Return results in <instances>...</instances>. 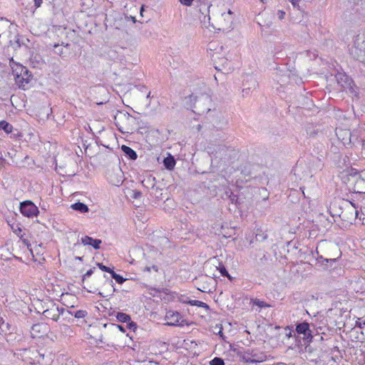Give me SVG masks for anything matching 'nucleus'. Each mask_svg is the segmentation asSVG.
<instances>
[{"label": "nucleus", "mask_w": 365, "mask_h": 365, "mask_svg": "<svg viewBox=\"0 0 365 365\" xmlns=\"http://www.w3.org/2000/svg\"><path fill=\"white\" fill-rule=\"evenodd\" d=\"M115 327L117 329H118L120 331H123V332L125 331V329H124V328L122 326H120V325H115Z\"/></svg>", "instance_id": "nucleus-36"}, {"label": "nucleus", "mask_w": 365, "mask_h": 365, "mask_svg": "<svg viewBox=\"0 0 365 365\" xmlns=\"http://www.w3.org/2000/svg\"><path fill=\"white\" fill-rule=\"evenodd\" d=\"M277 14L278 19L280 20H282L285 16V12L281 10L278 11Z\"/></svg>", "instance_id": "nucleus-28"}, {"label": "nucleus", "mask_w": 365, "mask_h": 365, "mask_svg": "<svg viewBox=\"0 0 365 365\" xmlns=\"http://www.w3.org/2000/svg\"><path fill=\"white\" fill-rule=\"evenodd\" d=\"M31 78V74L29 73V70L27 69L26 76V75H21L17 76V79L16 81V83L23 89H26L27 88V85L29 83Z\"/></svg>", "instance_id": "nucleus-7"}, {"label": "nucleus", "mask_w": 365, "mask_h": 365, "mask_svg": "<svg viewBox=\"0 0 365 365\" xmlns=\"http://www.w3.org/2000/svg\"><path fill=\"white\" fill-rule=\"evenodd\" d=\"M64 309L59 308L56 305H53L51 308L47 309L43 312V315L45 317L48 319H51L52 320L56 322L60 315L63 313Z\"/></svg>", "instance_id": "nucleus-4"}, {"label": "nucleus", "mask_w": 365, "mask_h": 365, "mask_svg": "<svg viewBox=\"0 0 365 365\" xmlns=\"http://www.w3.org/2000/svg\"><path fill=\"white\" fill-rule=\"evenodd\" d=\"M194 0H179V1L185 6H190L192 5Z\"/></svg>", "instance_id": "nucleus-26"}, {"label": "nucleus", "mask_w": 365, "mask_h": 365, "mask_svg": "<svg viewBox=\"0 0 365 365\" xmlns=\"http://www.w3.org/2000/svg\"><path fill=\"white\" fill-rule=\"evenodd\" d=\"M11 66L13 71V75L15 78V81H16L17 76H21L22 74L26 76L27 68L23 66L21 64L15 63L13 59L10 61Z\"/></svg>", "instance_id": "nucleus-6"}, {"label": "nucleus", "mask_w": 365, "mask_h": 365, "mask_svg": "<svg viewBox=\"0 0 365 365\" xmlns=\"http://www.w3.org/2000/svg\"><path fill=\"white\" fill-rule=\"evenodd\" d=\"M129 325H130V327H131L132 326H135V324H133V323H130V324H129Z\"/></svg>", "instance_id": "nucleus-40"}, {"label": "nucleus", "mask_w": 365, "mask_h": 365, "mask_svg": "<svg viewBox=\"0 0 365 365\" xmlns=\"http://www.w3.org/2000/svg\"><path fill=\"white\" fill-rule=\"evenodd\" d=\"M0 129L4 130L6 133H10L12 132L13 127L6 121L2 120L0 121Z\"/></svg>", "instance_id": "nucleus-16"}, {"label": "nucleus", "mask_w": 365, "mask_h": 365, "mask_svg": "<svg viewBox=\"0 0 365 365\" xmlns=\"http://www.w3.org/2000/svg\"><path fill=\"white\" fill-rule=\"evenodd\" d=\"M35 6L38 8L41 6L42 0H34Z\"/></svg>", "instance_id": "nucleus-33"}, {"label": "nucleus", "mask_w": 365, "mask_h": 365, "mask_svg": "<svg viewBox=\"0 0 365 365\" xmlns=\"http://www.w3.org/2000/svg\"><path fill=\"white\" fill-rule=\"evenodd\" d=\"M362 145H363V148L365 149V140H364V141H363V144H362Z\"/></svg>", "instance_id": "nucleus-39"}, {"label": "nucleus", "mask_w": 365, "mask_h": 365, "mask_svg": "<svg viewBox=\"0 0 365 365\" xmlns=\"http://www.w3.org/2000/svg\"><path fill=\"white\" fill-rule=\"evenodd\" d=\"M336 78L342 88L346 89L351 86V81L346 75L339 73L336 76Z\"/></svg>", "instance_id": "nucleus-11"}, {"label": "nucleus", "mask_w": 365, "mask_h": 365, "mask_svg": "<svg viewBox=\"0 0 365 365\" xmlns=\"http://www.w3.org/2000/svg\"><path fill=\"white\" fill-rule=\"evenodd\" d=\"M188 304H190V305H192V306H197L199 307L205 308L206 309H209V306L206 303L201 302V301L190 300L188 302Z\"/></svg>", "instance_id": "nucleus-18"}, {"label": "nucleus", "mask_w": 365, "mask_h": 365, "mask_svg": "<svg viewBox=\"0 0 365 365\" xmlns=\"http://www.w3.org/2000/svg\"><path fill=\"white\" fill-rule=\"evenodd\" d=\"M288 336H291V331L289 333H288Z\"/></svg>", "instance_id": "nucleus-46"}, {"label": "nucleus", "mask_w": 365, "mask_h": 365, "mask_svg": "<svg viewBox=\"0 0 365 365\" xmlns=\"http://www.w3.org/2000/svg\"><path fill=\"white\" fill-rule=\"evenodd\" d=\"M296 331L299 334L304 335V339L311 341L312 335L309 329V324L307 322H302L297 325Z\"/></svg>", "instance_id": "nucleus-5"}, {"label": "nucleus", "mask_w": 365, "mask_h": 365, "mask_svg": "<svg viewBox=\"0 0 365 365\" xmlns=\"http://www.w3.org/2000/svg\"><path fill=\"white\" fill-rule=\"evenodd\" d=\"M207 152L210 155H215V149L212 146H208L207 147Z\"/></svg>", "instance_id": "nucleus-31"}, {"label": "nucleus", "mask_w": 365, "mask_h": 365, "mask_svg": "<svg viewBox=\"0 0 365 365\" xmlns=\"http://www.w3.org/2000/svg\"><path fill=\"white\" fill-rule=\"evenodd\" d=\"M71 207L74 210H77L81 213H85V212H88L89 209L88 207V206L82 202H76L74 204H72L71 205Z\"/></svg>", "instance_id": "nucleus-13"}, {"label": "nucleus", "mask_w": 365, "mask_h": 365, "mask_svg": "<svg viewBox=\"0 0 365 365\" xmlns=\"http://www.w3.org/2000/svg\"><path fill=\"white\" fill-rule=\"evenodd\" d=\"M38 327V325H34V327H32L33 329H35L36 327Z\"/></svg>", "instance_id": "nucleus-41"}, {"label": "nucleus", "mask_w": 365, "mask_h": 365, "mask_svg": "<svg viewBox=\"0 0 365 365\" xmlns=\"http://www.w3.org/2000/svg\"><path fill=\"white\" fill-rule=\"evenodd\" d=\"M234 21V14L231 10L222 13L217 19V24L220 30H229L232 28Z\"/></svg>", "instance_id": "nucleus-1"}, {"label": "nucleus", "mask_w": 365, "mask_h": 365, "mask_svg": "<svg viewBox=\"0 0 365 365\" xmlns=\"http://www.w3.org/2000/svg\"><path fill=\"white\" fill-rule=\"evenodd\" d=\"M141 195V192H135L134 194H133V197L134 198H138Z\"/></svg>", "instance_id": "nucleus-34"}, {"label": "nucleus", "mask_w": 365, "mask_h": 365, "mask_svg": "<svg viewBox=\"0 0 365 365\" xmlns=\"http://www.w3.org/2000/svg\"><path fill=\"white\" fill-rule=\"evenodd\" d=\"M220 273L222 274V276H226V277H229V274H228V272L226 270L225 267H222L220 270Z\"/></svg>", "instance_id": "nucleus-30"}, {"label": "nucleus", "mask_w": 365, "mask_h": 365, "mask_svg": "<svg viewBox=\"0 0 365 365\" xmlns=\"http://www.w3.org/2000/svg\"><path fill=\"white\" fill-rule=\"evenodd\" d=\"M118 118L121 120L126 121L125 131L126 133H129V126L133 125L135 122V118L132 116L128 113H120Z\"/></svg>", "instance_id": "nucleus-9"}, {"label": "nucleus", "mask_w": 365, "mask_h": 365, "mask_svg": "<svg viewBox=\"0 0 365 365\" xmlns=\"http://www.w3.org/2000/svg\"><path fill=\"white\" fill-rule=\"evenodd\" d=\"M146 269H147V271H148V272L150 270L149 267H146Z\"/></svg>", "instance_id": "nucleus-45"}, {"label": "nucleus", "mask_w": 365, "mask_h": 365, "mask_svg": "<svg viewBox=\"0 0 365 365\" xmlns=\"http://www.w3.org/2000/svg\"><path fill=\"white\" fill-rule=\"evenodd\" d=\"M214 46H215V43H210L209 44L210 49H211V50H212V48L214 47Z\"/></svg>", "instance_id": "nucleus-38"}, {"label": "nucleus", "mask_w": 365, "mask_h": 365, "mask_svg": "<svg viewBox=\"0 0 365 365\" xmlns=\"http://www.w3.org/2000/svg\"><path fill=\"white\" fill-rule=\"evenodd\" d=\"M14 230V232L18 236L22 237L21 235V232H22V230L20 227L17 226L16 228L12 227Z\"/></svg>", "instance_id": "nucleus-27"}, {"label": "nucleus", "mask_w": 365, "mask_h": 365, "mask_svg": "<svg viewBox=\"0 0 365 365\" xmlns=\"http://www.w3.org/2000/svg\"><path fill=\"white\" fill-rule=\"evenodd\" d=\"M356 217L359 218L360 220H361L362 224L365 225V216L364 213H361L359 211L356 210L355 211Z\"/></svg>", "instance_id": "nucleus-24"}, {"label": "nucleus", "mask_w": 365, "mask_h": 365, "mask_svg": "<svg viewBox=\"0 0 365 365\" xmlns=\"http://www.w3.org/2000/svg\"><path fill=\"white\" fill-rule=\"evenodd\" d=\"M150 92H149L147 95V98H150Z\"/></svg>", "instance_id": "nucleus-43"}, {"label": "nucleus", "mask_w": 365, "mask_h": 365, "mask_svg": "<svg viewBox=\"0 0 365 365\" xmlns=\"http://www.w3.org/2000/svg\"><path fill=\"white\" fill-rule=\"evenodd\" d=\"M144 8H145V6L143 5L140 8V14L143 15V12H144Z\"/></svg>", "instance_id": "nucleus-37"}, {"label": "nucleus", "mask_w": 365, "mask_h": 365, "mask_svg": "<svg viewBox=\"0 0 365 365\" xmlns=\"http://www.w3.org/2000/svg\"><path fill=\"white\" fill-rule=\"evenodd\" d=\"M246 361H247V362H249V361H250V362H251V363H256V362H259V361H260L259 360L255 359H246Z\"/></svg>", "instance_id": "nucleus-35"}, {"label": "nucleus", "mask_w": 365, "mask_h": 365, "mask_svg": "<svg viewBox=\"0 0 365 365\" xmlns=\"http://www.w3.org/2000/svg\"><path fill=\"white\" fill-rule=\"evenodd\" d=\"M165 167L168 170H173L175 165V161L173 157H168L163 161Z\"/></svg>", "instance_id": "nucleus-15"}, {"label": "nucleus", "mask_w": 365, "mask_h": 365, "mask_svg": "<svg viewBox=\"0 0 365 365\" xmlns=\"http://www.w3.org/2000/svg\"><path fill=\"white\" fill-rule=\"evenodd\" d=\"M93 269H94V268L93 269H90L89 270H88L86 272V273L83 277V279L87 278V277H91L92 275V274L93 273Z\"/></svg>", "instance_id": "nucleus-29"}, {"label": "nucleus", "mask_w": 365, "mask_h": 365, "mask_svg": "<svg viewBox=\"0 0 365 365\" xmlns=\"http://www.w3.org/2000/svg\"><path fill=\"white\" fill-rule=\"evenodd\" d=\"M210 365H225V362L221 358L215 357L210 361Z\"/></svg>", "instance_id": "nucleus-22"}, {"label": "nucleus", "mask_w": 365, "mask_h": 365, "mask_svg": "<svg viewBox=\"0 0 365 365\" xmlns=\"http://www.w3.org/2000/svg\"><path fill=\"white\" fill-rule=\"evenodd\" d=\"M165 320L169 326H183L184 320L178 312L169 311L166 313Z\"/></svg>", "instance_id": "nucleus-3"}, {"label": "nucleus", "mask_w": 365, "mask_h": 365, "mask_svg": "<svg viewBox=\"0 0 365 365\" xmlns=\"http://www.w3.org/2000/svg\"><path fill=\"white\" fill-rule=\"evenodd\" d=\"M353 191L356 193H365V179L356 177L353 185Z\"/></svg>", "instance_id": "nucleus-8"}, {"label": "nucleus", "mask_w": 365, "mask_h": 365, "mask_svg": "<svg viewBox=\"0 0 365 365\" xmlns=\"http://www.w3.org/2000/svg\"><path fill=\"white\" fill-rule=\"evenodd\" d=\"M97 265H98V267H99L102 271H104V272H108V273H110V274H111V273H112V272H113V270H112L110 268H109V267H106V266L103 265L102 263H98V264H97Z\"/></svg>", "instance_id": "nucleus-25"}, {"label": "nucleus", "mask_w": 365, "mask_h": 365, "mask_svg": "<svg viewBox=\"0 0 365 365\" xmlns=\"http://www.w3.org/2000/svg\"><path fill=\"white\" fill-rule=\"evenodd\" d=\"M290 1H291L292 4V5H293L294 6H298V5H299V1H300V0H290Z\"/></svg>", "instance_id": "nucleus-32"}, {"label": "nucleus", "mask_w": 365, "mask_h": 365, "mask_svg": "<svg viewBox=\"0 0 365 365\" xmlns=\"http://www.w3.org/2000/svg\"><path fill=\"white\" fill-rule=\"evenodd\" d=\"M253 304L260 308H263V307H268V304H267L266 302H264V301H261L259 299H255L254 302H253Z\"/></svg>", "instance_id": "nucleus-23"}, {"label": "nucleus", "mask_w": 365, "mask_h": 365, "mask_svg": "<svg viewBox=\"0 0 365 365\" xmlns=\"http://www.w3.org/2000/svg\"><path fill=\"white\" fill-rule=\"evenodd\" d=\"M111 276L119 284H123L125 280L122 276L116 274L114 271L112 272Z\"/></svg>", "instance_id": "nucleus-20"}, {"label": "nucleus", "mask_w": 365, "mask_h": 365, "mask_svg": "<svg viewBox=\"0 0 365 365\" xmlns=\"http://www.w3.org/2000/svg\"><path fill=\"white\" fill-rule=\"evenodd\" d=\"M20 211L23 215L28 217L37 216L38 207L31 201H25L21 203Z\"/></svg>", "instance_id": "nucleus-2"}, {"label": "nucleus", "mask_w": 365, "mask_h": 365, "mask_svg": "<svg viewBox=\"0 0 365 365\" xmlns=\"http://www.w3.org/2000/svg\"><path fill=\"white\" fill-rule=\"evenodd\" d=\"M212 60L216 64H219V66H222L223 68L226 67V66L228 64V61L226 58L224 57H220L219 54L217 53H215L212 55Z\"/></svg>", "instance_id": "nucleus-12"}, {"label": "nucleus", "mask_w": 365, "mask_h": 365, "mask_svg": "<svg viewBox=\"0 0 365 365\" xmlns=\"http://www.w3.org/2000/svg\"><path fill=\"white\" fill-rule=\"evenodd\" d=\"M215 68H216V69H219V70H220V69H221V68H218V67H217V66H215Z\"/></svg>", "instance_id": "nucleus-44"}, {"label": "nucleus", "mask_w": 365, "mask_h": 365, "mask_svg": "<svg viewBox=\"0 0 365 365\" xmlns=\"http://www.w3.org/2000/svg\"><path fill=\"white\" fill-rule=\"evenodd\" d=\"M54 47L56 48V51H55L56 53H57L58 55H59L62 57H65L66 56L65 52L63 51V47L59 46L58 45H55Z\"/></svg>", "instance_id": "nucleus-21"}, {"label": "nucleus", "mask_w": 365, "mask_h": 365, "mask_svg": "<svg viewBox=\"0 0 365 365\" xmlns=\"http://www.w3.org/2000/svg\"><path fill=\"white\" fill-rule=\"evenodd\" d=\"M116 318L120 322H127L130 320V316L123 312L117 313Z\"/></svg>", "instance_id": "nucleus-17"}, {"label": "nucleus", "mask_w": 365, "mask_h": 365, "mask_svg": "<svg viewBox=\"0 0 365 365\" xmlns=\"http://www.w3.org/2000/svg\"><path fill=\"white\" fill-rule=\"evenodd\" d=\"M260 1H262V3H266L267 0H260Z\"/></svg>", "instance_id": "nucleus-42"}, {"label": "nucleus", "mask_w": 365, "mask_h": 365, "mask_svg": "<svg viewBox=\"0 0 365 365\" xmlns=\"http://www.w3.org/2000/svg\"><path fill=\"white\" fill-rule=\"evenodd\" d=\"M121 149L124 152V153L127 156H128L131 160H135L137 158L138 156L136 153L130 147L126 145H122Z\"/></svg>", "instance_id": "nucleus-14"}, {"label": "nucleus", "mask_w": 365, "mask_h": 365, "mask_svg": "<svg viewBox=\"0 0 365 365\" xmlns=\"http://www.w3.org/2000/svg\"><path fill=\"white\" fill-rule=\"evenodd\" d=\"M81 242L84 245H91L94 249L98 250L100 248V245L102 243V241L98 239H93L88 236H85L81 238Z\"/></svg>", "instance_id": "nucleus-10"}, {"label": "nucleus", "mask_w": 365, "mask_h": 365, "mask_svg": "<svg viewBox=\"0 0 365 365\" xmlns=\"http://www.w3.org/2000/svg\"><path fill=\"white\" fill-rule=\"evenodd\" d=\"M69 313L78 319L84 318L88 314L86 310H78L74 314L71 313V312H69Z\"/></svg>", "instance_id": "nucleus-19"}]
</instances>
